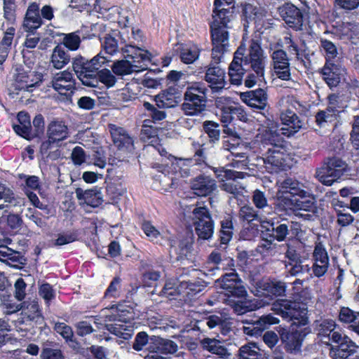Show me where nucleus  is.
<instances>
[{
    "label": "nucleus",
    "mask_w": 359,
    "mask_h": 359,
    "mask_svg": "<svg viewBox=\"0 0 359 359\" xmlns=\"http://www.w3.org/2000/svg\"><path fill=\"white\" fill-rule=\"evenodd\" d=\"M262 40L259 34L250 41L248 53L244 43H241L233 54V58L228 69L231 83L239 86L242 83L245 73L250 69L245 79V86H254L258 81L264 79L266 57L261 46Z\"/></svg>",
    "instance_id": "f257e3e1"
},
{
    "label": "nucleus",
    "mask_w": 359,
    "mask_h": 359,
    "mask_svg": "<svg viewBox=\"0 0 359 359\" xmlns=\"http://www.w3.org/2000/svg\"><path fill=\"white\" fill-rule=\"evenodd\" d=\"M233 13L231 8H214L211 36L213 45L212 55L215 62L222 60L224 53L229 51V35L227 29L232 27Z\"/></svg>",
    "instance_id": "f03ea898"
},
{
    "label": "nucleus",
    "mask_w": 359,
    "mask_h": 359,
    "mask_svg": "<svg viewBox=\"0 0 359 359\" xmlns=\"http://www.w3.org/2000/svg\"><path fill=\"white\" fill-rule=\"evenodd\" d=\"M208 89L204 84L195 83L187 88L181 109L187 116H200L206 110Z\"/></svg>",
    "instance_id": "7ed1b4c3"
},
{
    "label": "nucleus",
    "mask_w": 359,
    "mask_h": 359,
    "mask_svg": "<svg viewBox=\"0 0 359 359\" xmlns=\"http://www.w3.org/2000/svg\"><path fill=\"white\" fill-rule=\"evenodd\" d=\"M347 170V164L338 157L327 158L316 169V177L324 185L331 186Z\"/></svg>",
    "instance_id": "20e7f679"
},
{
    "label": "nucleus",
    "mask_w": 359,
    "mask_h": 359,
    "mask_svg": "<svg viewBox=\"0 0 359 359\" xmlns=\"http://www.w3.org/2000/svg\"><path fill=\"white\" fill-rule=\"evenodd\" d=\"M192 223L199 240H209L214 233V222L206 207H196L192 211Z\"/></svg>",
    "instance_id": "39448f33"
},
{
    "label": "nucleus",
    "mask_w": 359,
    "mask_h": 359,
    "mask_svg": "<svg viewBox=\"0 0 359 359\" xmlns=\"http://www.w3.org/2000/svg\"><path fill=\"white\" fill-rule=\"evenodd\" d=\"M300 198L288 200L292 205L290 208L298 218L306 221H314L318 217V208L315 196L311 190L306 196H299Z\"/></svg>",
    "instance_id": "423d86ee"
},
{
    "label": "nucleus",
    "mask_w": 359,
    "mask_h": 359,
    "mask_svg": "<svg viewBox=\"0 0 359 359\" xmlns=\"http://www.w3.org/2000/svg\"><path fill=\"white\" fill-rule=\"evenodd\" d=\"M128 32L127 29H122L120 32L122 43L125 44L124 47L121 48L125 58L130 60L133 65H138L137 68L141 71L147 69L151 60V54L147 50L141 49L137 45L128 43L126 39L124 37V35Z\"/></svg>",
    "instance_id": "0eeeda50"
},
{
    "label": "nucleus",
    "mask_w": 359,
    "mask_h": 359,
    "mask_svg": "<svg viewBox=\"0 0 359 359\" xmlns=\"http://www.w3.org/2000/svg\"><path fill=\"white\" fill-rule=\"evenodd\" d=\"M272 310L280 314L285 318L293 320V323L302 325L307 324V318L304 311H300L298 302L288 299H279L273 304Z\"/></svg>",
    "instance_id": "6e6552de"
},
{
    "label": "nucleus",
    "mask_w": 359,
    "mask_h": 359,
    "mask_svg": "<svg viewBox=\"0 0 359 359\" xmlns=\"http://www.w3.org/2000/svg\"><path fill=\"white\" fill-rule=\"evenodd\" d=\"M72 67L82 84L88 87L97 86V79L90 60L77 55L72 60Z\"/></svg>",
    "instance_id": "1a4fd4ad"
},
{
    "label": "nucleus",
    "mask_w": 359,
    "mask_h": 359,
    "mask_svg": "<svg viewBox=\"0 0 359 359\" xmlns=\"http://www.w3.org/2000/svg\"><path fill=\"white\" fill-rule=\"evenodd\" d=\"M229 270L230 272L222 275L217 280L220 287L226 292L227 295L238 298L244 297L247 294V291L243 281L236 272L235 267L233 269Z\"/></svg>",
    "instance_id": "9d476101"
},
{
    "label": "nucleus",
    "mask_w": 359,
    "mask_h": 359,
    "mask_svg": "<svg viewBox=\"0 0 359 359\" xmlns=\"http://www.w3.org/2000/svg\"><path fill=\"white\" fill-rule=\"evenodd\" d=\"M278 124L267 120L259 129L260 141L264 148H279L283 142Z\"/></svg>",
    "instance_id": "9b49d317"
},
{
    "label": "nucleus",
    "mask_w": 359,
    "mask_h": 359,
    "mask_svg": "<svg viewBox=\"0 0 359 359\" xmlns=\"http://www.w3.org/2000/svg\"><path fill=\"white\" fill-rule=\"evenodd\" d=\"M262 226L265 229L266 236L271 237L272 241L283 242L290 234V220L287 218L274 217L264 222Z\"/></svg>",
    "instance_id": "f8f14e48"
},
{
    "label": "nucleus",
    "mask_w": 359,
    "mask_h": 359,
    "mask_svg": "<svg viewBox=\"0 0 359 359\" xmlns=\"http://www.w3.org/2000/svg\"><path fill=\"white\" fill-rule=\"evenodd\" d=\"M306 333L302 329L291 328L283 332L280 339L285 351L290 354L297 355L302 352V347Z\"/></svg>",
    "instance_id": "ddd939ff"
},
{
    "label": "nucleus",
    "mask_w": 359,
    "mask_h": 359,
    "mask_svg": "<svg viewBox=\"0 0 359 359\" xmlns=\"http://www.w3.org/2000/svg\"><path fill=\"white\" fill-rule=\"evenodd\" d=\"M212 60L216 65L211 64L207 68L205 80L208 83L212 93H219L226 85V74L225 71L218 65L220 61L215 62L214 59Z\"/></svg>",
    "instance_id": "4468645a"
},
{
    "label": "nucleus",
    "mask_w": 359,
    "mask_h": 359,
    "mask_svg": "<svg viewBox=\"0 0 359 359\" xmlns=\"http://www.w3.org/2000/svg\"><path fill=\"white\" fill-rule=\"evenodd\" d=\"M43 81V74L36 72H19L15 79L14 87L20 92H33Z\"/></svg>",
    "instance_id": "2eb2a0df"
},
{
    "label": "nucleus",
    "mask_w": 359,
    "mask_h": 359,
    "mask_svg": "<svg viewBox=\"0 0 359 359\" xmlns=\"http://www.w3.org/2000/svg\"><path fill=\"white\" fill-rule=\"evenodd\" d=\"M4 243L5 244L0 245V261L11 267L21 269L27 264L24 253L8 246L11 243L10 238L4 239Z\"/></svg>",
    "instance_id": "dca6fc26"
},
{
    "label": "nucleus",
    "mask_w": 359,
    "mask_h": 359,
    "mask_svg": "<svg viewBox=\"0 0 359 359\" xmlns=\"http://www.w3.org/2000/svg\"><path fill=\"white\" fill-rule=\"evenodd\" d=\"M278 189L277 192L278 200L284 201L287 205L288 200L284 196L285 194H290L292 196H306L309 194V189H305V187L297 180L292 178H287L278 183Z\"/></svg>",
    "instance_id": "f3484780"
},
{
    "label": "nucleus",
    "mask_w": 359,
    "mask_h": 359,
    "mask_svg": "<svg viewBox=\"0 0 359 359\" xmlns=\"http://www.w3.org/2000/svg\"><path fill=\"white\" fill-rule=\"evenodd\" d=\"M243 322L246 324L243 327L244 334L251 337H257L262 334L263 330L268 329L270 325L278 324L279 319L272 314H267L255 320L249 321L245 320Z\"/></svg>",
    "instance_id": "a211bd4d"
},
{
    "label": "nucleus",
    "mask_w": 359,
    "mask_h": 359,
    "mask_svg": "<svg viewBox=\"0 0 359 359\" xmlns=\"http://www.w3.org/2000/svg\"><path fill=\"white\" fill-rule=\"evenodd\" d=\"M226 248V246L222 247L220 245L213 250L208 255L207 264L208 265H213L210 266V271L233 269L235 262L230 257L227 256L225 251Z\"/></svg>",
    "instance_id": "6ab92c4d"
},
{
    "label": "nucleus",
    "mask_w": 359,
    "mask_h": 359,
    "mask_svg": "<svg viewBox=\"0 0 359 359\" xmlns=\"http://www.w3.org/2000/svg\"><path fill=\"white\" fill-rule=\"evenodd\" d=\"M271 57L273 71L277 77L282 80L289 81L291 78V73L290 59L286 51L283 49L276 50L271 53Z\"/></svg>",
    "instance_id": "aec40b11"
},
{
    "label": "nucleus",
    "mask_w": 359,
    "mask_h": 359,
    "mask_svg": "<svg viewBox=\"0 0 359 359\" xmlns=\"http://www.w3.org/2000/svg\"><path fill=\"white\" fill-rule=\"evenodd\" d=\"M151 343L148 346V351L151 353H155L153 358L165 359L163 356L158 354H173L177 351V344L168 339H163L159 337L151 336L150 339Z\"/></svg>",
    "instance_id": "412c9836"
},
{
    "label": "nucleus",
    "mask_w": 359,
    "mask_h": 359,
    "mask_svg": "<svg viewBox=\"0 0 359 359\" xmlns=\"http://www.w3.org/2000/svg\"><path fill=\"white\" fill-rule=\"evenodd\" d=\"M50 83L53 89L61 95H65L67 92L72 93L76 89L74 74L67 70L54 74Z\"/></svg>",
    "instance_id": "4be33fe9"
},
{
    "label": "nucleus",
    "mask_w": 359,
    "mask_h": 359,
    "mask_svg": "<svg viewBox=\"0 0 359 359\" xmlns=\"http://www.w3.org/2000/svg\"><path fill=\"white\" fill-rule=\"evenodd\" d=\"M43 25L40 15V6L36 2L30 3L23 18L22 27L25 32H36Z\"/></svg>",
    "instance_id": "5701e85b"
},
{
    "label": "nucleus",
    "mask_w": 359,
    "mask_h": 359,
    "mask_svg": "<svg viewBox=\"0 0 359 359\" xmlns=\"http://www.w3.org/2000/svg\"><path fill=\"white\" fill-rule=\"evenodd\" d=\"M344 72L345 69L337 62H325L321 69L323 81L332 90L340 83Z\"/></svg>",
    "instance_id": "b1692460"
},
{
    "label": "nucleus",
    "mask_w": 359,
    "mask_h": 359,
    "mask_svg": "<svg viewBox=\"0 0 359 359\" xmlns=\"http://www.w3.org/2000/svg\"><path fill=\"white\" fill-rule=\"evenodd\" d=\"M109 129L114 144L118 150L131 151L133 149L134 140L123 128L109 124Z\"/></svg>",
    "instance_id": "393cba45"
},
{
    "label": "nucleus",
    "mask_w": 359,
    "mask_h": 359,
    "mask_svg": "<svg viewBox=\"0 0 359 359\" xmlns=\"http://www.w3.org/2000/svg\"><path fill=\"white\" fill-rule=\"evenodd\" d=\"M280 118L283 127L281 133L287 137H290L297 133L303 126V122L299 117L292 110L286 109L280 113Z\"/></svg>",
    "instance_id": "a878e982"
},
{
    "label": "nucleus",
    "mask_w": 359,
    "mask_h": 359,
    "mask_svg": "<svg viewBox=\"0 0 359 359\" xmlns=\"http://www.w3.org/2000/svg\"><path fill=\"white\" fill-rule=\"evenodd\" d=\"M280 13L283 20L290 27L294 28L296 30L302 29L304 21L303 15L297 6L287 3L282 6Z\"/></svg>",
    "instance_id": "bb28decb"
},
{
    "label": "nucleus",
    "mask_w": 359,
    "mask_h": 359,
    "mask_svg": "<svg viewBox=\"0 0 359 359\" xmlns=\"http://www.w3.org/2000/svg\"><path fill=\"white\" fill-rule=\"evenodd\" d=\"M284 151L283 146L276 149L266 148L263 161L269 172H276L283 166L285 163Z\"/></svg>",
    "instance_id": "cd10ccee"
},
{
    "label": "nucleus",
    "mask_w": 359,
    "mask_h": 359,
    "mask_svg": "<svg viewBox=\"0 0 359 359\" xmlns=\"http://www.w3.org/2000/svg\"><path fill=\"white\" fill-rule=\"evenodd\" d=\"M241 99L248 106L260 110H264L268 104L267 94L262 88L242 93Z\"/></svg>",
    "instance_id": "c85d7f7f"
},
{
    "label": "nucleus",
    "mask_w": 359,
    "mask_h": 359,
    "mask_svg": "<svg viewBox=\"0 0 359 359\" xmlns=\"http://www.w3.org/2000/svg\"><path fill=\"white\" fill-rule=\"evenodd\" d=\"M191 188L198 196H207L216 189L217 184L215 180L210 177L201 175L192 180Z\"/></svg>",
    "instance_id": "c756f323"
},
{
    "label": "nucleus",
    "mask_w": 359,
    "mask_h": 359,
    "mask_svg": "<svg viewBox=\"0 0 359 359\" xmlns=\"http://www.w3.org/2000/svg\"><path fill=\"white\" fill-rule=\"evenodd\" d=\"M199 343L204 351L215 354L220 358L228 359L231 355L223 342L216 338L204 337Z\"/></svg>",
    "instance_id": "7c9ffc66"
},
{
    "label": "nucleus",
    "mask_w": 359,
    "mask_h": 359,
    "mask_svg": "<svg viewBox=\"0 0 359 359\" xmlns=\"http://www.w3.org/2000/svg\"><path fill=\"white\" fill-rule=\"evenodd\" d=\"M69 137V130L65 123L60 120H53L47 126L46 137L58 144Z\"/></svg>",
    "instance_id": "2f4dec72"
},
{
    "label": "nucleus",
    "mask_w": 359,
    "mask_h": 359,
    "mask_svg": "<svg viewBox=\"0 0 359 359\" xmlns=\"http://www.w3.org/2000/svg\"><path fill=\"white\" fill-rule=\"evenodd\" d=\"M180 278L182 280H179L178 290L183 297L191 299L205 287V282L203 280L192 281L185 278L184 276H181Z\"/></svg>",
    "instance_id": "473e14b6"
},
{
    "label": "nucleus",
    "mask_w": 359,
    "mask_h": 359,
    "mask_svg": "<svg viewBox=\"0 0 359 359\" xmlns=\"http://www.w3.org/2000/svg\"><path fill=\"white\" fill-rule=\"evenodd\" d=\"M22 309L24 317L21 320H18L20 323H25L27 321H33L39 324L42 323L43 317L36 300L24 302L22 303Z\"/></svg>",
    "instance_id": "72a5a7b5"
},
{
    "label": "nucleus",
    "mask_w": 359,
    "mask_h": 359,
    "mask_svg": "<svg viewBox=\"0 0 359 359\" xmlns=\"http://www.w3.org/2000/svg\"><path fill=\"white\" fill-rule=\"evenodd\" d=\"M76 198L81 203H84L91 207H98L102 203V194L98 189L83 190L77 188L75 191Z\"/></svg>",
    "instance_id": "f704fd0d"
},
{
    "label": "nucleus",
    "mask_w": 359,
    "mask_h": 359,
    "mask_svg": "<svg viewBox=\"0 0 359 359\" xmlns=\"http://www.w3.org/2000/svg\"><path fill=\"white\" fill-rule=\"evenodd\" d=\"M259 288L266 296H285L286 292V283L281 280H263L258 284Z\"/></svg>",
    "instance_id": "c9c22d12"
},
{
    "label": "nucleus",
    "mask_w": 359,
    "mask_h": 359,
    "mask_svg": "<svg viewBox=\"0 0 359 359\" xmlns=\"http://www.w3.org/2000/svg\"><path fill=\"white\" fill-rule=\"evenodd\" d=\"M71 60V56L67 50L61 46H56L50 55L49 67L55 69H61Z\"/></svg>",
    "instance_id": "e433bc0d"
},
{
    "label": "nucleus",
    "mask_w": 359,
    "mask_h": 359,
    "mask_svg": "<svg viewBox=\"0 0 359 359\" xmlns=\"http://www.w3.org/2000/svg\"><path fill=\"white\" fill-rule=\"evenodd\" d=\"M339 320L349 325V327L359 334V312H355L348 307H342L339 314Z\"/></svg>",
    "instance_id": "4c0bfd02"
},
{
    "label": "nucleus",
    "mask_w": 359,
    "mask_h": 359,
    "mask_svg": "<svg viewBox=\"0 0 359 359\" xmlns=\"http://www.w3.org/2000/svg\"><path fill=\"white\" fill-rule=\"evenodd\" d=\"M341 111L335 106H328L325 110L318 111L316 115V122L320 127H325L327 123L337 120Z\"/></svg>",
    "instance_id": "58836bf2"
},
{
    "label": "nucleus",
    "mask_w": 359,
    "mask_h": 359,
    "mask_svg": "<svg viewBox=\"0 0 359 359\" xmlns=\"http://www.w3.org/2000/svg\"><path fill=\"white\" fill-rule=\"evenodd\" d=\"M137 67L138 65H133L130 62V60L126 58H125V60H117L111 66L113 73L117 76H125L133 72H142Z\"/></svg>",
    "instance_id": "ea45409f"
},
{
    "label": "nucleus",
    "mask_w": 359,
    "mask_h": 359,
    "mask_svg": "<svg viewBox=\"0 0 359 359\" xmlns=\"http://www.w3.org/2000/svg\"><path fill=\"white\" fill-rule=\"evenodd\" d=\"M142 230L151 241L161 245H169L173 247L172 241L163 236L150 222H144L142 224Z\"/></svg>",
    "instance_id": "a19ab883"
},
{
    "label": "nucleus",
    "mask_w": 359,
    "mask_h": 359,
    "mask_svg": "<svg viewBox=\"0 0 359 359\" xmlns=\"http://www.w3.org/2000/svg\"><path fill=\"white\" fill-rule=\"evenodd\" d=\"M200 55V49L195 44L183 45L180 51V57L185 64H191L196 61Z\"/></svg>",
    "instance_id": "79ce46f5"
},
{
    "label": "nucleus",
    "mask_w": 359,
    "mask_h": 359,
    "mask_svg": "<svg viewBox=\"0 0 359 359\" xmlns=\"http://www.w3.org/2000/svg\"><path fill=\"white\" fill-rule=\"evenodd\" d=\"M222 323V316L219 315H210L201 320H197L194 325L193 330H198L201 332L205 331V327L210 330L214 329L219 326Z\"/></svg>",
    "instance_id": "37998d69"
},
{
    "label": "nucleus",
    "mask_w": 359,
    "mask_h": 359,
    "mask_svg": "<svg viewBox=\"0 0 359 359\" xmlns=\"http://www.w3.org/2000/svg\"><path fill=\"white\" fill-rule=\"evenodd\" d=\"M320 48L321 51L325 56L326 62H337L338 56V50L336 45L326 39L321 38L320 39Z\"/></svg>",
    "instance_id": "c03bdc74"
},
{
    "label": "nucleus",
    "mask_w": 359,
    "mask_h": 359,
    "mask_svg": "<svg viewBox=\"0 0 359 359\" xmlns=\"http://www.w3.org/2000/svg\"><path fill=\"white\" fill-rule=\"evenodd\" d=\"M193 146L196 149L194 155L191 158L183 159L184 164L189 165H206L207 156L205 153L203 144L193 142Z\"/></svg>",
    "instance_id": "a18cd8bd"
},
{
    "label": "nucleus",
    "mask_w": 359,
    "mask_h": 359,
    "mask_svg": "<svg viewBox=\"0 0 359 359\" xmlns=\"http://www.w3.org/2000/svg\"><path fill=\"white\" fill-rule=\"evenodd\" d=\"M262 355L255 343H248L239 348L238 359H262Z\"/></svg>",
    "instance_id": "49530a36"
},
{
    "label": "nucleus",
    "mask_w": 359,
    "mask_h": 359,
    "mask_svg": "<svg viewBox=\"0 0 359 359\" xmlns=\"http://www.w3.org/2000/svg\"><path fill=\"white\" fill-rule=\"evenodd\" d=\"M233 234V225L231 218L227 217L221 221V229L219 231L220 245H226L231 240Z\"/></svg>",
    "instance_id": "de8ad7c7"
},
{
    "label": "nucleus",
    "mask_w": 359,
    "mask_h": 359,
    "mask_svg": "<svg viewBox=\"0 0 359 359\" xmlns=\"http://www.w3.org/2000/svg\"><path fill=\"white\" fill-rule=\"evenodd\" d=\"M81 39H84L86 37L80 30L66 34L63 38V44L70 50H76L80 46Z\"/></svg>",
    "instance_id": "09e8293b"
},
{
    "label": "nucleus",
    "mask_w": 359,
    "mask_h": 359,
    "mask_svg": "<svg viewBox=\"0 0 359 359\" xmlns=\"http://www.w3.org/2000/svg\"><path fill=\"white\" fill-rule=\"evenodd\" d=\"M287 276H298L311 270L309 265L303 264L302 260L296 262H284Z\"/></svg>",
    "instance_id": "8fccbe9b"
},
{
    "label": "nucleus",
    "mask_w": 359,
    "mask_h": 359,
    "mask_svg": "<svg viewBox=\"0 0 359 359\" xmlns=\"http://www.w3.org/2000/svg\"><path fill=\"white\" fill-rule=\"evenodd\" d=\"M203 129L208 135L210 143L218 142L220 138V130L219 123L212 121H205L203 123Z\"/></svg>",
    "instance_id": "3c124183"
},
{
    "label": "nucleus",
    "mask_w": 359,
    "mask_h": 359,
    "mask_svg": "<svg viewBox=\"0 0 359 359\" xmlns=\"http://www.w3.org/2000/svg\"><path fill=\"white\" fill-rule=\"evenodd\" d=\"M358 348L351 339L346 337L345 340L338 345L335 355L340 358H346L355 353Z\"/></svg>",
    "instance_id": "603ef678"
},
{
    "label": "nucleus",
    "mask_w": 359,
    "mask_h": 359,
    "mask_svg": "<svg viewBox=\"0 0 359 359\" xmlns=\"http://www.w3.org/2000/svg\"><path fill=\"white\" fill-rule=\"evenodd\" d=\"M156 104L158 108H171L177 104L175 95L172 93L163 92L155 97Z\"/></svg>",
    "instance_id": "864d4df0"
},
{
    "label": "nucleus",
    "mask_w": 359,
    "mask_h": 359,
    "mask_svg": "<svg viewBox=\"0 0 359 359\" xmlns=\"http://www.w3.org/2000/svg\"><path fill=\"white\" fill-rule=\"evenodd\" d=\"M243 13L248 22L261 20L264 17L263 11L250 4H246L244 6Z\"/></svg>",
    "instance_id": "5fc2aeb1"
},
{
    "label": "nucleus",
    "mask_w": 359,
    "mask_h": 359,
    "mask_svg": "<svg viewBox=\"0 0 359 359\" xmlns=\"http://www.w3.org/2000/svg\"><path fill=\"white\" fill-rule=\"evenodd\" d=\"M150 339L151 337L146 332H139L135 337L132 346L133 348L136 351H141L144 348L148 351V346L151 343Z\"/></svg>",
    "instance_id": "6e6d98bb"
},
{
    "label": "nucleus",
    "mask_w": 359,
    "mask_h": 359,
    "mask_svg": "<svg viewBox=\"0 0 359 359\" xmlns=\"http://www.w3.org/2000/svg\"><path fill=\"white\" fill-rule=\"evenodd\" d=\"M97 79V84L99 82L103 83L106 87L111 88L116 83V78L113 73L108 69L104 68L100 69L97 75H96Z\"/></svg>",
    "instance_id": "4d7b16f0"
},
{
    "label": "nucleus",
    "mask_w": 359,
    "mask_h": 359,
    "mask_svg": "<svg viewBox=\"0 0 359 359\" xmlns=\"http://www.w3.org/2000/svg\"><path fill=\"white\" fill-rule=\"evenodd\" d=\"M283 45L285 49L289 53L291 59L299 58V48L297 41L292 37V35L288 34L283 38Z\"/></svg>",
    "instance_id": "13d9d810"
},
{
    "label": "nucleus",
    "mask_w": 359,
    "mask_h": 359,
    "mask_svg": "<svg viewBox=\"0 0 359 359\" xmlns=\"http://www.w3.org/2000/svg\"><path fill=\"white\" fill-rule=\"evenodd\" d=\"M239 217L248 223L259 219V215L252 206L245 205L240 208Z\"/></svg>",
    "instance_id": "bf43d9fd"
},
{
    "label": "nucleus",
    "mask_w": 359,
    "mask_h": 359,
    "mask_svg": "<svg viewBox=\"0 0 359 359\" xmlns=\"http://www.w3.org/2000/svg\"><path fill=\"white\" fill-rule=\"evenodd\" d=\"M335 327L336 323L332 319L323 320L316 325L318 334L325 337H330L332 332L335 330Z\"/></svg>",
    "instance_id": "052dcab7"
},
{
    "label": "nucleus",
    "mask_w": 359,
    "mask_h": 359,
    "mask_svg": "<svg viewBox=\"0 0 359 359\" xmlns=\"http://www.w3.org/2000/svg\"><path fill=\"white\" fill-rule=\"evenodd\" d=\"M121 279L119 277H115L111 281L109 285L104 292L105 298H118L121 294Z\"/></svg>",
    "instance_id": "680f3d73"
},
{
    "label": "nucleus",
    "mask_w": 359,
    "mask_h": 359,
    "mask_svg": "<svg viewBox=\"0 0 359 359\" xmlns=\"http://www.w3.org/2000/svg\"><path fill=\"white\" fill-rule=\"evenodd\" d=\"M312 261L313 262H325L326 261L330 262L327 250L324 245L320 242L317 243L315 245L312 255Z\"/></svg>",
    "instance_id": "e2e57ef3"
},
{
    "label": "nucleus",
    "mask_w": 359,
    "mask_h": 359,
    "mask_svg": "<svg viewBox=\"0 0 359 359\" xmlns=\"http://www.w3.org/2000/svg\"><path fill=\"white\" fill-rule=\"evenodd\" d=\"M105 328L111 334H115L117 337L123 338L124 339H128L131 337V334L126 332V326L118 323L114 324H106Z\"/></svg>",
    "instance_id": "0e129e2a"
},
{
    "label": "nucleus",
    "mask_w": 359,
    "mask_h": 359,
    "mask_svg": "<svg viewBox=\"0 0 359 359\" xmlns=\"http://www.w3.org/2000/svg\"><path fill=\"white\" fill-rule=\"evenodd\" d=\"M101 43L102 48L104 49L107 53L113 55L118 51V41L111 35L107 34L104 36Z\"/></svg>",
    "instance_id": "69168bd1"
},
{
    "label": "nucleus",
    "mask_w": 359,
    "mask_h": 359,
    "mask_svg": "<svg viewBox=\"0 0 359 359\" xmlns=\"http://www.w3.org/2000/svg\"><path fill=\"white\" fill-rule=\"evenodd\" d=\"M14 131L20 136L27 140H32L34 137V135L32 133V126L30 123L25 121V123H21L13 125Z\"/></svg>",
    "instance_id": "338daca9"
},
{
    "label": "nucleus",
    "mask_w": 359,
    "mask_h": 359,
    "mask_svg": "<svg viewBox=\"0 0 359 359\" xmlns=\"http://www.w3.org/2000/svg\"><path fill=\"white\" fill-rule=\"evenodd\" d=\"M221 189L231 194L232 198H238L243 196V188L235 182H226L222 184Z\"/></svg>",
    "instance_id": "774afa93"
}]
</instances>
